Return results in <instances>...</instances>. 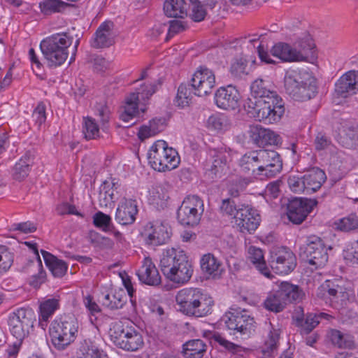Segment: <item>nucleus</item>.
Masks as SVG:
<instances>
[{
	"label": "nucleus",
	"instance_id": "nucleus-1",
	"mask_svg": "<svg viewBox=\"0 0 358 358\" xmlns=\"http://www.w3.org/2000/svg\"><path fill=\"white\" fill-rule=\"evenodd\" d=\"M243 106L249 117L268 124L280 121L285 113L283 100L262 79H257L252 83L250 95Z\"/></svg>",
	"mask_w": 358,
	"mask_h": 358
},
{
	"label": "nucleus",
	"instance_id": "nucleus-2",
	"mask_svg": "<svg viewBox=\"0 0 358 358\" xmlns=\"http://www.w3.org/2000/svg\"><path fill=\"white\" fill-rule=\"evenodd\" d=\"M159 266L166 279L173 283L183 285L192 276L193 267L182 250L168 248L160 259Z\"/></svg>",
	"mask_w": 358,
	"mask_h": 358
},
{
	"label": "nucleus",
	"instance_id": "nucleus-3",
	"mask_svg": "<svg viewBox=\"0 0 358 358\" xmlns=\"http://www.w3.org/2000/svg\"><path fill=\"white\" fill-rule=\"evenodd\" d=\"M178 310L188 316L204 317L211 313L214 301L203 289L183 288L176 296Z\"/></svg>",
	"mask_w": 358,
	"mask_h": 358
},
{
	"label": "nucleus",
	"instance_id": "nucleus-4",
	"mask_svg": "<svg viewBox=\"0 0 358 358\" xmlns=\"http://www.w3.org/2000/svg\"><path fill=\"white\" fill-rule=\"evenodd\" d=\"M286 92L294 100L304 101L317 94L316 79L303 69H289L284 78Z\"/></svg>",
	"mask_w": 358,
	"mask_h": 358
},
{
	"label": "nucleus",
	"instance_id": "nucleus-5",
	"mask_svg": "<svg viewBox=\"0 0 358 358\" xmlns=\"http://www.w3.org/2000/svg\"><path fill=\"white\" fill-rule=\"evenodd\" d=\"M73 42V36L69 32L53 34L40 43L43 55L50 67H57L62 65L67 59L69 48Z\"/></svg>",
	"mask_w": 358,
	"mask_h": 358
},
{
	"label": "nucleus",
	"instance_id": "nucleus-6",
	"mask_svg": "<svg viewBox=\"0 0 358 358\" xmlns=\"http://www.w3.org/2000/svg\"><path fill=\"white\" fill-rule=\"evenodd\" d=\"M79 324L72 316H64L55 320L50 324V335L54 347L64 350L75 341L78 333Z\"/></svg>",
	"mask_w": 358,
	"mask_h": 358
},
{
	"label": "nucleus",
	"instance_id": "nucleus-7",
	"mask_svg": "<svg viewBox=\"0 0 358 358\" xmlns=\"http://www.w3.org/2000/svg\"><path fill=\"white\" fill-rule=\"evenodd\" d=\"M148 160L151 167L159 172L171 171L180 164L178 152L164 141H157L149 149Z\"/></svg>",
	"mask_w": 358,
	"mask_h": 358
},
{
	"label": "nucleus",
	"instance_id": "nucleus-8",
	"mask_svg": "<svg viewBox=\"0 0 358 358\" xmlns=\"http://www.w3.org/2000/svg\"><path fill=\"white\" fill-rule=\"evenodd\" d=\"M109 335L111 341L117 347L127 351H137L144 345L143 336L136 328L124 326L120 322L113 324Z\"/></svg>",
	"mask_w": 358,
	"mask_h": 358
},
{
	"label": "nucleus",
	"instance_id": "nucleus-9",
	"mask_svg": "<svg viewBox=\"0 0 358 358\" xmlns=\"http://www.w3.org/2000/svg\"><path fill=\"white\" fill-rule=\"evenodd\" d=\"M222 321L234 335L238 334L244 338L254 334L257 327L255 318L248 310L241 308H231L223 315Z\"/></svg>",
	"mask_w": 358,
	"mask_h": 358
},
{
	"label": "nucleus",
	"instance_id": "nucleus-10",
	"mask_svg": "<svg viewBox=\"0 0 358 358\" xmlns=\"http://www.w3.org/2000/svg\"><path fill=\"white\" fill-rule=\"evenodd\" d=\"M159 85H160L159 80L145 83L136 92L131 93L125 99L124 110L120 115V119L125 122H129L135 117L139 113L138 101L141 100L145 102L148 100L157 90Z\"/></svg>",
	"mask_w": 358,
	"mask_h": 358
},
{
	"label": "nucleus",
	"instance_id": "nucleus-11",
	"mask_svg": "<svg viewBox=\"0 0 358 358\" xmlns=\"http://www.w3.org/2000/svg\"><path fill=\"white\" fill-rule=\"evenodd\" d=\"M204 211L203 200L198 196H186L177 211V219L182 225H197Z\"/></svg>",
	"mask_w": 358,
	"mask_h": 358
},
{
	"label": "nucleus",
	"instance_id": "nucleus-12",
	"mask_svg": "<svg viewBox=\"0 0 358 358\" xmlns=\"http://www.w3.org/2000/svg\"><path fill=\"white\" fill-rule=\"evenodd\" d=\"M35 320L31 309L20 308L11 313L8 318V326L11 334L17 340L22 341L29 334Z\"/></svg>",
	"mask_w": 358,
	"mask_h": 358
},
{
	"label": "nucleus",
	"instance_id": "nucleus-13",
	"mask_svg": "<svg viewBox=\"0 0 358 358\" xmlns=\"http://www.w3.org/2000/svg\"><path fill=\"white\" fill-rule=\"evenodd\" d=\"M258 162L259 169L255 174L259 180L274 177L282 168L280 155L271 150H258Z\"/></svg>",
	"mask_w": 358,
	"mask_h": 358
},
{
	"label": "nucleus",
	"instance_id": "nucleus-14",
	"mask_svg": "<svg viewBox=\"0 0 358 358\" xmlns=\"http://www.w3.org/2000/svg\"><path fill=\"white\" fill-rule=\"evenodd\" d=\"M269 264L276 273L286 275L295 268L296 258L287 248L274 247L270 252Z\"/></svg>",
	"mask_w": 358,
	"mask_h": 358
},
{
	"label": "nucleus",
	"instance_id": "nucleus-15",
	"mask_svg": "<svg viewBox=\"0 0 358 358\" xmlns=\"http://www.w3.org/2000/svg\"><path fill=\"white\" fill-rule=\"evenodd\" d=\"M304 253L310 264L317 268L324 267L329 259L327 248L320 237L311 236L307 238Z\"/></svg>",
	"mask_w": 358,
	"mask_h": 358
},
{
	"label": "nucleus",
	"instance_id": "nucleus-16",
	"mask_svg": "<svg viewBox=\"0 0 358 358\" xmlns=\"http://www.w3.org/2000/svg\"><path fill=\"white\" fill-rule=\"evenodd\" d=\"M215 85L214 72L206 66L199 67L191 79V86L194 91V94L199 96L210 94Z\"/></svg>",
	"mask_w": 358,
	"mask_h": 358
},
{
	"label": "nucleus",
	"instance_id": "nucleus-17",
	"mask_svg": "<svg viewBox=\"0 0 358 358\" xmlns=\"http://www.w3.org/2000/svg\"><path fill=\"white\" fill-rule=\"evenodd\" d=\"M144 241L148 245H160L166 243L171 236L170 227L167 224L155 221L148 222L143 232Z\"/></svg>",
	"mask_w": 358,
	"mask_h": 358
},
{
	"label": "nucleus",
	"instance_id": "nucleus-18",
	"mask_svg": "<svg viewBox=\"0 0 358 358\" xmlns=\"http://www.w3.org/2000/svg\"><path fill=\"white\" fill-rule=\"evenodd\" d=\"M317 202L315 199H294L287 206V215L290 222L299 224L304 221L308 215L316 206Z\"/></svg>",
	"mask_w": 358,
	"mask_h": 358
},
{
	"label": "nucleus",
	"instance_id": "nucleus-19",
	"mask_svg": "<svg viewBox=\"0 0 358 358\" xmlns=\"http://www.w3.org/2000/svg\"><path fill=\"white\" fill-rule=\"evenodd\" d=\"M235 223L243 233L250 234L255 231L260 221V217L257 211L248 206H242L234 215Z\"/></svg>",
	"mask_w": 358,
	"mask_h": 358
},
{
	"label": "nucleus",
	"instance_id": "nucleus-20",
	"mask_svg": "<svg viewBox=\"0 0 358 358\" xmlns=\"http://www.w3.org/2000/svg\"><path fill=\"white\" fill-rule=\"evenodd\" d=\"M240 99L238 90L231 85L217 89L214 97L215 103L218 108L228 110L238 108Z\"/></svg>",
	"mask_w": 358,
	"mask_h": 358
},
{
	"label": "nucleus",
	"instance_id": "nucleus-21",
	"mask_svg": "<svg viewBox=\"0 0 358 358\" xmlns=\"http://www.w3.org/2000/svg\"><path fill=\"white\" fill-rule=\"evenodd\" d=\"M115 36L113 22L106 21L98 27L91 41V45L94 48L109 47L114 44Z\"/></svg>",
	"mask_w": 358,
	"mask_h": 358
},
{
	"label": "nucleus",
	"instance_id": "nucleus-22",
	"mask_svg": "<svg viewBox=\"0 0 358 358\" xmlns=\"http://www.w3.org/2000/svg\"><path fill=\"white\" fill-rule=\"evenodd\" d=\"M138 211V204L136 200L124 198L117 208L115 220L122 225L131 224L136 220Z\"/></svg>",
	"mask_w": 358,
	"mask_h": 358
},
{
	"label": "nucleus",
	"instance_id": "nucleus-23",
	"mask_svg": "<svg viewBox=\"0 0 358 358\" xmlns=\"http://www.w3.org/2000/svg\"><path fill=\"white\" fill-rule=\"evenodd\" d=\"M358 92V71L346 72L336 82L335 92L341 97L353 95Z\"/></svg>",
	"mask_w": 358,
	"mask_h": 358
},
{
	"label": "nucleus",
	"instance_id": "nucleus-24",
	"mask_svg": "<svg viewBox=\"0 0 358 358\" xmlns=\"http://www.w3.org/2000/svg\"><path fill=\"white\" fill-rule=\"evenodd\" d=\"M136 274L142 283L156 286L161 282V276L159 271L150 257L144 258Z\"/></svg>",
	"mask_w": 358,
	"mask_h": 358
},
{
	"label": "nucleus",
	"instance_id": "nucleus-25",
	"mask_svg": "<svg viewBox=\"0 0 358 358\" xmlns=\"http://www.w3.org/2000/svg\"><path fill=\"white\" fill-rule=\"evenodd\" d=\"M278 292L285 303H299L301 301L305 293L303 289L296 285L287 281H282L278 285Z\"/></svg>",
	"mask_w": 358,
	"mask_h": 358
},
{
	"label": "nucleus",
	"instance_id": "nucleus-26",
	"mask_svg": "<svg viewBox=\"0 0 358 358\" xmlns=\"http://www.w3.org/2000/svg\"><path fill=\"white\" fill-rule=\"evenodd\" d=\"M281 330L274 326L271 322L268 323V334L262 348V353L267 357L273 355L277 352L280 340Z\"/></svg>",
	"mask_w": 358,
	"mask_h": 358
},
{
	"label": "nucleus",
	"instance_id": "nucleus-27",
	"mask_svg": "<svg viewBox=\"0 0 358 358\" xmlns=\"http://www.w3.org/2000/svg\"><path fill=\"white\" fill-rule=\"evenodd\" d=\"M307 194L317 191L326 180V174L320 169L313 167L308 170L303 176Z\"/></svg>",
	"mask_w": 358,
	"mask_h": 358
},
{
	"label": "nucleus",
	"instance_id": "nucleus-28",
	"mask_svg": "<svg viewBox=\"0 0 358 358\" xmlns=\"http://www.w3.org/2000/svg\"><path fill=\"white\" fill-rule=\"evenodd\" d=\"M273 57L283 62H297L298 58H302V54L296 53L294 47L286 43H278L271 50Z\"/></svg>",
	"mask_w": 358,
	"mask_h": 358
},
{
	"label": "nucleus",
	"instance_id": "nucleus-29",
	"mask_svg": "<svg viewBox=\"0 0 358 358\" xmlns=\"http://www.w3.org/2000/svg\"><path fill=\"white\" fill-rule=\"evenodd\" d=\"M169 199V187L167 185H157L150 192L149 201L157 209L167 207Z\"/></svg>",
	"mask_w": 358,
	"mask_h": 358
},
{
	"label": "nucleus",
	"instance_id": "nucleus-30",
	"mask_svg": "<svg viewBox=\"0 0 358 358\" xmlns=\"http://www.w3.org/2000/svg\"><path fill=\"white\" fill-rule=\"evenodd\" d=\"M200 263L202 271L213 278H220L224 271L220 261L210 253L204 255Z\"/></svg>",
	"mask_w": 358,
	"mask_h": 358
},
{
	"label": "nucleus",
	"instance_id": "nucleus-31",
	"mask_svg": "<svg viewBox=\"0 0 358 358\" xmlns=\"http://www.w3.org/2000/svg\"><path fill=\"white\" fill-rule=\"evenodd\" d=\"M248 259L262 275L271 278L273 275L266 266L263 251L260 248L250 246L248 248Z\"/></svg>",
	"mask_w": 358,
	"mask_h": 358
},
{
	"label": "nucleus",
	"instance_id": "nucleus-32",
	"mask_svg": "<svg viewBox=\"0 0 358 358\" xmlns=\"http://www.w3.org/2000/svg\"><path fill=\"white\" fill-rule=\"evenodd\" d=\"M41 254L47 267L55 277L61 278L66 273L68 265L64 261L43 250Z\"/></svg>",
	"mask_w": 358,
	"mask_h": 358
},
{
	"label": "nucleus",
	"instance_id": "nucleus-33",
	"mask_svg": "<svg viewBox=\"0 0 358 358\" xmlns=\"http://www.w3.org/2000/svg\"><path fill=\"white\" fill-rule=\"evenodd\" d=\"M78 358H108L106 354L99 350L90 339L80 341L77 352Z\"/></svg>",
	"mask_w": 358,
	"mask_h": 358
},
{
	"label": "nucleus",
	"instance_id": "nucleus-34",
	"mask_svg": "<svg viewBox=\"0 0 358 358\" xmlns=\"http://www.w3.org/2000/svg\"><path fill=\"white\" fill-rule=\"evenodd\" d=\"M210 155L213 159L212 171L217 173L231 159V151L226 147H220L210 150Z\"/></svg>",
	"mask_w": 358,
	"mask_h": 358
},
{
	"label": "nucleus",
	"instance_id": "nucleus-35",
	"mask_svg": "<svg viewBox=\"0 0 358 358\" xmlns=\"http://www.w3.org/2000/svg\"><path fill=\"white\" fill-rule=\"evenodd\" d=\"M259 164L258 150L248 152L239 160L241 170L245 173H251L255 178H258L255 173Z\"/></svg>",
	"mask_w": 358,
	"mask_h": 358
},
{
	"label": "nucleus",
	"instance_id": "nucleus-36",
	"mask_svg": "<svg viewBox=\"0 0 358 358\" xmlns=\"http://www.w3.org/2000/svg\"><path fill=\"white\" fill-rule=\"evenodd\" d=\"M294 49L296 54H302V58H298L297 62L308 61L309 59H315L316 57L315 45L313 39L309 36L299 41Z\"/></svg>",
	"mask_w": 358,
	"mask_h": 358
},
{
	"label": "nucleus",
	"instance_id": "nucleus-37",
	"mask_svg": "<svg viewBox=\"0 0 358 358\" xmlns=\"http://www.w3.org/2000/svg\"><path fill=\"white\" fill-rule=\"evenodd\" d=\"M33 164V159L29 153H25L13 168L12 176L16 180H23L27 177Z\"/></svg>",
	"mask_w": 358,
	"mask_h": 358
},
{
	"label": "nucleus",
	"instance_id": "nucleus-38",
	"mask_svg": "<svg viewBox=\"0 0 358 358\" xmlns=\"http://www.w3.org/2000/svg\"><path fill=\"white\" fill-rule=\"evenodd\" d=\"M329 337L332 343L339 348L352 349L355 346L354 336L348 332L331 329Z\"/></svg>",
	"mask_w": 358,
	"mask_h": 358
},
{
	"label": "nucleus",
	"instance_id": "nucleus-39",
	"mask_svg": "<svg viewBox=\"0 0 358 358\" xmlns=\"http://www.w3.org/2000/svg\"><path fill=\"white\" fill-rule=\"evenodd\" d=\"M164 10L166 15L169 17L182 18L187 13L185 0H166L164 4Z\"/></svg>",
	"mask_w": 358,
	"mask_h": 358
},
{
	"label": "nucleus",
	"instance_id": "nucleus-40",
	"mask_svg": "<svg viewBox=\"0 0 358 358\" xmlns=\"http://www.w3.org/2000/svg\"><path fill=\"white\" fill-rule=\"evenodd\" d=\"M206 351V345L201 339H194L183 345V354L185 358H202Z\"/></svg>",
	"mask_w": 358,
	"mask_h": 358
},
{
	"label": "nucleus",
	"instance_id": "nucleus-41",
	"mask_svg": "<svg viewBox=\"0 0 358 358\" xmlns=\"http://www.w3.org/2000/svg\"><path fill=\"white\" fill-rule=\"evenodd\" d=\"M71 6V4L62 0H43L39 3L41 13L46 15L55 13H62Z\"/></svg>",
	"mask_w": 358,
	"mask_h": 358
},
{
	"label": "nucleus",
	"instance_id": "nucleus-42",
	"mask_svg": "<svg viewBox=\"0 0 358 358\" xmlns=\"http://www.w3.org/2000/svg\"><path fill=\"white\" fill-rule=\"evenodd\" d=\"M59 307V299L55 297L46 299L39 306L40 320L47 322Z\"/></svg>",
	"mask_w": 358,
	"mask_h": 358
},
{
	"label": "nucleus",
	"instance_id": "nucleus-43",
	"mask_svg": "<svg viewBox=\"0 0 358 358\" xmlns=\"http://www.w3.org/2000/svg\"><path fill=\"white\" fill-rule=\"evenodd\" d=\"M286 303L278 290L268 295L264 301V307L271 312L280 313L285 308Z\"/></svg>",
	"mask_w": 358,
	"mask_h": 358
},
{
	"label": "nucleus",
	"instance_id": "nucleus-44",
	"mask_svg": "<svg viewBox=\"0 0 358 358\" xmlns=\"http://www.w3.org/2000/svg\"><path fill=\"white\" fill-rule=\"evenodd\" d=\"M330 317L331 315L325 313H308L300 328L303 333L308 334L318 325L322 319L329 320Z\"/></svg>",
	"mask_w": 358,
	"mask_h": 358
},
{
	"label": "nucleus",
	"instance_id": "nucleus-45",
	"mask_svg": "<svg viewBox=\"0 0 358 358\" xmlns=\"http://www.w3.org/2000/svg\"><path fill=\"white\" fill-rule=\"evenodd\" d=\"M83 133L87 140L96 139L99 136V127L94 119L90 117H83Z\"/></svg>",
	"mask_w": 358,
	"mask_h": 358
},
{
	"label": "nucleus",
	"instance_id": "nucleus-46",
	"mask_svg": "<svg viewBox=\"0 0 358 358\" xmlns=\"http://www.w3.org/2000/svg\"><path fill=\"white\" fill-rule=\"evenodd\" d=\"M335 228L338 230L349 232L358 228V217L355 214H350L334 222Z\"/></svg>",
	"mask_w": 358,
	"mask_h": 358
},
{
	"label": "nucleus",
	"instance_id": "nucleus-47",
	"mask_svg": "<svg viewBox=\"0 0 358 358\" xmlns=\"http://www.w3.org/2000/svg\"><path fill=\"white\" fill-rule=\"evenodd\" d=\"M192 99V90L186 85H180L174 100L175 104L179 108L188 106Z\"/></svg>",
	"mask_w": 358,
	"mask_h": 358
},
{
	"label": "nucleus",
	"instance_id": "nucleus-48",
	"mask_svg": "<svg viewBox=\"0 0 358 358\" xmlns=\"http://www.w3.org/2000/svg\"><path fill=\"white\" fill-rule=\"evenodd\" d=\"M229 122L224 115H211L207 120V127L209 129L222 131L229 128Z\"/></svg>",
	"mask_w": 358,
	"mask_h": 358
},
{
	"label": "nucleus",
	"instance_id": "nucleus-49",
	"mask_svg": "<svg viewBox=\"0 0 358 358\" xmlns=\"http://www.w3.org/2000/svg\"><path fill=\"white\" fill-rule=\"evenodd\" d=\"M320 292H324V295H327L332 301L337 302L339 297L344 296L342 287L338 285H334L332 282L327 280L320 287Z\"/></svg>",
	"mask_w": 358,
	"mask_h": 358
},
{
	"label": "nucleus",
	"instance_id": "nucleus-50",
	"mask_svg": "<svg viewBox=\"0 0 358 358\" xmlns=\"http://www.w3.org/2000/svg\"><path fill=\"white\" fill-rule=\"evenodd\" d=\"M13 253L5 245H0V275L6 273L12 266Z\"/></svg>",
	"mask_w": 358,
	"mask_h": 358
},
{
	"label": "nucleus",
	"instance_id": "nucleus-51",
	"mask_svg": "<svg viewBox=\"0 0 358 358\" xmlns=\"http://www.w3.org/2000/svg\"><path fill=\"white\" fill-rule=\"evenodd\" d=\"M213 339L230 353L240 355L244 352V348L242 346L227 340L219 333H215Z\"/></svg>",
	"mask_w": 358,
	"mask_h": 358
},
{
	"label": "nucleus",
	"instance_id": "nucleus-52",
	"mask_svg": "<svg viewBox=\"0 0 358 358\" xmlns=\"http://www.w3.org/2000/svg\"><path fill=\"white\" fill-rule=\"evenodd\" d=\"M115 183L113 182V187H109L105 185L99 193V204L101 207H111L116 200V196L114 194L113 187Z\"/></svg>",
	"mask_w": 358,
	"mask_h": 358
},
{
	"label": "nucleus",
	"instance_id": "nucleus-53",
	"mask_svg": "<svg viewBox=\"0 0 358 358\" xmlns=\"http://www.w3.org/2000/svg\"><path fill=\"white\" fill-rule=\"evenodd\" d=\"M102 305L109 309L122 308L125 303L124 297L116 294H105L101 299Z\"/></svg>",
	"mask_w": 358,
	"mask_h": 358
},
{
	"label": "nucleus",
	"instance_id": "nucleus-54",
	"mask_svg": "<svg viewBox=\"0 0 358 358\" xmlns=\"http://www.w3.org/2000/svg\"><path fill=\"white\" fill-rule=\"evenodd\" d=\"M93 223L96 227L101 228L105 232H109L113 227L110 216L101 211L94 215Z\"/></svg>",
	"mask_w": 358,
	"mask_h": 358
},
{
	"label": "nucleus",
	"instance_id": "nucleus-55",
	"mask_svg": "<svg viewBox=\"0 0 358 358\" xmlns=\"http://www.w3.org/2000/svg\"><path fill=\"white\" fill-rule=\"evenodd\" d=\"M287 183L291 191L294 193L306 192L303 176L291 175L287 178Z\"/></svg>",
	"mask_w": 358,
	"mask_h": 358
},
{
	"label": "nucleus",
	"instance_id": "nucleus-56",
	"mask_svg": "<svg viewBox=\"0 0 358 358\" xmlns=\"http://www.w3.org/2000/svg\"><path fill=\"white\" fill-rule=\"evenodd\" d=\"M45 110V104L43 102H40L33 111L32 119L38 128H40L46 120Z\"/></svg>",
	"mask_w": 358,
	"mask_h": 358
},
{
	"label": "nucleus",
	"instance_id": "nucleus-57",
	"mask_svg": "<svg viewBox=\"0 0 358 358\" xmlns=\"http://www.w3.org/2000/svg\"><path fill=\"white\" fill-rule=\"evenodd\" d=\"M192 5L191 17L195 22H201L204 20L206 11L203 6L197 0H189Z\"/></svg>",
	"mask_w": 358,
	"mask_h": 358
},
{
	"label": "nucleus",
	"instance_id": "nucleus-58",
	"mask_svg": "<svg viewBox=\"0 0 358 358\" xmlns=\"http://www.w3.org/2000/svg\"><path fill=\"white\" fill-rule=\"evenodd\" d=\"M247 62L243 58H236L231 66L230 71L235 77H241L246 74Z\"/></svg>",
	"mask_w": 358,
	"mask_h": 358
},
{
	"label": "nucleus",
	"instance_id": "nucleus-59",
	"mask_svg": "<svg viewBox=\"0 0 358 358\" xmlns=\"http://www.w3.org/2000/svg\"><path fill=\"white\" fill-rule=\"evenodd\" d=\"M238 210L234 201L229 198L223 199L220 206V210L222 215L234 218Z\"/></svg>",
	"mask_w": 358,
	"mask_h": 358
},
{
	"label": "nucleus",
	"instance_id": "nucleus-60",
	"mask_svg": "<svg viewBox=\"0 0 358 358\" xmlns=\"http://www.w3.org/2000/svg\"><path fill=\"white\" fill-rule=\"evenodd\" d=\"M258 138L262 140V143L274 144L276 143V135L272 131L264 128L256 127Z\"/></svg>",
	"mask_w": 358,
	"mask_h": 358
},
{
	"label": "nucleus",
	"instance_id": "nucleus-61",
	"mask_svg": "<svg viewBox=\"0 0 358 358\" xmlns=\"http://www.w3.org/2000/svg\"><path fill=\"white\" fill-rule=\"evenodd\" d=\"M83 304L90 317L96 316L101 312L99 306L93 300V298L90 295H87L83 298Z\"/></svg>",
	"mask_w": 358,
	"mask_h": 358
},
{
	"label": "nucleus",
	"instance_id": "nucleus-62",
	"mask_svg": "<svg viewBox=\"0 0 358 358\" xmlns=\"http://www.w3.org/2000/svg\"><path fill=\"white\" fill-rule=\"evenodd\" d=\"M13 231H19L23 234L32 233L36 230V225L29 221L21 223H15L12 225Z\"/></svg>",
	"mask_w": 358,
	"mask_h": 358
},
{
	"label": "nucleus",
	"instance_id": "nucleus-63",
	"mask_svg": "<svg viewBox=\"0 0 358 358\" xmlns=\"http://www.w3.org/2000/svg\"><path fill=\"white\" fill-rule=\"evenodd\" d=\"M57 213L59 215H76L78 216L83 217L82 214L80 213L77 210L75 206L71 205L67 203H62L57 206Z\"/></svg>",
	"mask_w": 358,
	"mask_h": 358
},
{
	"label": "nucleus",
	"instance_id": "nucleus-64",
	"mask_svg": "<svg viewBox=\"0 0 358 358\" xmlns=\"http://www.w3.org/2000/svg\"><path fill=\"white\" fill-rule=\"evenodd\" d=\"M331 144L330 140L323 134L319 133L315 140V148L317 150L327 149Z\"/></svg>",
	"mask_w": 358,
	"mask_h": 358
}]
</instances>
